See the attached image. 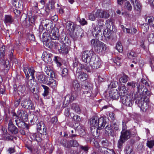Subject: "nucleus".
Returning <instances> with one entry per match:
<instances>
[{
    "label": "nucleus",
    "mask_w": 154,
    "mask_h": 154,
    "mask_svg": "<svg viewBox=\"0 0 154 154\" xmlns=\"http://www.w3.org/2000/svg\"><path fill=\"white\" fill-rule=\"evenodd\" d=\"M81 57L84 62L90 63V65L93 69H97L100 67L101 64V60L93 50L83 51L81 54Z\"/></svg>",
    "instance_id": "f257e3e1"
},
{
    "label": "nucleus",
    "mask_w": 154,
    "mask_h": 154,
    "mask_svg": "<svg viewBox=\"0 0 154 154\" xmlns=\"http://www.w3.org/2000/svg\"><path fill=\"white\" fill-rule=\"evenodd\" d=\"M144 90L145 91L143 90L142 94L139 95L135 94L134 97H132L134 99L136 100L135 103L143 112H146L149 107V100L148 96L150 94L146 88H145Z\"/></svg>",
    "instance_id": "f03ea898"
},
{
    "label": "nucleus",
    "mask_w": 154,
    "mask_h": 154,
    "mask_svg": "<svg viewBox=\"0 0 154 154\" xmlns=\"http://www.w3.org/2000/svg\"><path fill=\"white\" fill-rule=\"evenodd\" d=\"M106 118L101 117L99 118L96 117H94L90 120V124L91 126V130L92 132L95 131H92L93 129L96 128V131L98 134V130H100L103 128L106 124Z\"/></svg>",
    "instance_id": "7ed1b4c3"
},
{
    "label": "nucleus",
    "mask_w": 154,
    "mask_h": 154,
    "mask_svg": "<svg viewBox=\"0 0 154 154\" xmlns=\"http://www.w3.org/2000/svg\"><path fill=\"white\" fill-rule=\"evenodd\" d=\"M92 89V85L88 82H85L82 86V91L83 92L82 97L84 98L91 97Z\"/></svg>",
    "instance_id": "20e7f679"
},
{
    "label": "nucleus",
    "mask_w": 154,
    "mask_h": 154,
    "mask_svg": "<svg viewBox=\"0 0 154 154\" xmlns=\"http://www.w3.org/2000/svg\"><path fill=\"white\" fill-rule=\"evenodd\" d=\"M21 105L23 108L29 110H34L35 108L34 103L28 97L22 98L21 101Z\"/></svg>",
    "instance_id": "39448f33"
},
{
    "label": "nucleus",
    "mask_w": 154,
    "mask_h": 154,
    "mask_svg": "<svg viewBox=\"0 0 154 154\" xmlns=\"http://www.w3.org/2000/svg\"><path fill=\"white\" fill-rule=\"evenodd\" d=\"M131 136V133L129 130L122 131L120 139L118 141L119 146H121L123 143L130 138Z\"/></svg>",
    "instance_id": "423d86ee"
},
{
    "label": "nucleus",
    "mask_w": 154,
    "mask_h": 154,
    "mask_svg": "<svg viewBox=\"0 0 154 154\" xmlns=\"http://www.w3.org/2000/svg\"><path fill=\"white\" fill-rule=\"evenodd\" d=\"M5 47L3 46L0 48V61L5 67L8 68L9 65V62L8 60L5 57Z\"/></svg>",
    "instance_id": "0eeeda50"
},
{
    "label": "nucleus",
    "mask_w": 154,
    "mask_h": 154,
    "mask_svg": "<svg viewBox=\"0 0 154 154\" xmlns=\"http://www.w3.org/2000/svg\"><path fill=\"white\" fill-rule=\"evenodd\" d=\"M23 71L27 79H29L30 77L32 79H34L35 78V70L33 67L26 66L23 67Z\"/></svg>",
    "instance_id": "6e6552de"
},
{
    "label": "nucleus",
    "mask_w": 154,
    "mask_h": 154,
    "mask_svg": "<svg viewBox=\"0 0 154 154\" xmlns=\"http://www.w3.org/2000/svg\"><path fill=\"white\" fill-rule=\"evenodd\" d=\"M127 87L128 88H131L134 89L137 86L138 92H139L142 91V89L144 87L143 85L140 84L138 82L134 81H131L128 82L127 84Z\"/></svg>",
    "instance_id": "1a4fd4ad"
},
{
    "label": "nucleus",
    "mask_w": 154,
    "mask_h": 154,
    "mask_svg": "<svg viewBox=\"0 0 154 154\" xmlns=\"http://www.w3.org/2000/svg\"><path fill=\"white\" fill-rule=\"evenodd\" d=\"M122 103L125 105L128 106H131L133 103V101L132 100L130 95L122 97L121 98Z\"/></svg>",
    "instance_id": "9d476101"
},
{
    "label": "nucleus",
    "mask_w": 154,
    "mask_h": 154,
    "mask_svg": "<svg viewBox=\"0 0 154 154\" xmlns=\"http://www.w3.org/2000/svg\"><path fill=\"white\" fill-rule=\"evenodd\" d=\"M58 51L60 54H67L68 53L69 50L67 46L65 43H58L57 44Z\"/></svg>",
    "instance_id": "9b49d317"
},
{
    "label": "nucleus",
    "mask_w": 154,
    "mask_h": 154,
    "mask_svg": "<svg viewBox=\"0 0 154 154\" xmlns=\"http://www.w3.org/2000/svg\"><path fill=\"white\" fill-rule=\"evenodd\" d=\"M72 93H74L75 95L78 96L80 94V89L79 85L76 80H74L72 82Z\"/></svg>",
    "instance_id": "f8f14e48"
},
{
    "label": "nucleus",
    "mask_w": 154,
    "mask_h": 154,
    "mask_svg": "<svg viewBox=\"0 0 154 154\" xmlns=\"http://www.w3.org/2000/svg\"><path fill=\"white\" fill-rule=\"evenodd\" d=\"M130 1L133 5L134 11L137 13H140L141 11L142 6L139 2L137 0H131Z\"/></svg>",
    "instance_id": "ddd939ff"
},
{
    "label": "nucleus",
    "mask_w": 154,
    "mask_h": 154,
    "mask_svg": "<svg viewBox=\"0 0 154 154\" xmlns=\"http://www.w3.org/2000/svg\"><path fill=\"white\" fill-rule=\"evenodd\" d=\"M8 128V131L12 134H17L18 133V128L14 125L11 120L9 121Z\"/></svg>",
    "instance_id": "4468645a"
},
{
    "label": "nucleus",
    "mask_w": 154,
    "mask_h": 154,
    "mask_svg": "<svg viewBox=\"0 0 154 154\" xmlns=\"http://www.w3.org/2000/svg\"><path fill=\"white\" fill-rule=\"evenodd\" d=\"M2 139L7 141H11L13 140L12 137L7 131V129L4 128H2Z\"/></svg>",
    "instance_id": "2eb2a0df"
},
{
    "label": "nucleus",
    "mask_w": 154,
    "mask_h": 154,
    "mask_svg": "<svg viewBox=\"0 0 154 154\" xmlns=\"http://www.w3.org/2000/svg\"><path fill=\"white\" fill-rule=\"evenodd\" d=\"M109 16V14L105 11L97 10L96 12V17L98 18H107Z\"/></svg>",
    "instance_id": "dca6fc26"
},
{
    "label": "nucleus",
    "mask_w": 154,
    "mask_h": 154,
    "mask_svg": "<svg viewBox=\"0 0 154 154\" xmlns=\"http://www.w3.org/2000/svg\"><path fill=\"white\" fill-rule=\"evenodd\" d=\"M52 56V54H49L46 51H45L43 53L42 57L45 62L48 63L51 61V57Z\"/></svg>",
    "instance_id": "f3484780"
},
{
    "label": "nucleus",
    "mask_w": 154,
    "mask_h": 154,
    "mask_svg": "<svg viewBox=\"0 0 154 154\" xmlns=\"http://www.w3.org/2000/svg\"><path fill=\"white\" fill-rule=\"evenodd\" d=\"M15 119V124L19 128H24L27 126V124L24 122V121L21 120L18 118H16Z\"/></svg>",
    "instance_id": "a211bd4d"
},
{
    "label": "nucleus",
    "mask_w": 154,
    "mask_h": 154,
    "mask_svg": "<svg viewBox=\"0 0 154 154\" xmlns=\"http://www.w3.org/2000/svg\"><path fill=\"white\" fill-rule=\"evenodd\" d=\"M17 113L19 118L22 120L25 121H27L28 118V115L27 112L25 110L20 109H18L17 111Z\"/></svg>",
    "instance_id": "6ab92c4d"
},
{
    "label": "nucleus",
    "mask_w": 154,
    "mask_h": 154,
    "mask_svg": "<svg viewBox=\"0 0 154 154\" xmlns=\"http://www.w3.org/2000/svg\"><path fill=\"white\" fill-rule=\"evenodd\" d=\"M120 96V94L117 90H113L109 92V97L110 98L113 100H117L119 98Z\"/></svg>",
    "instance_id": "aec40b11"
},
{
    "label": "nucleus",
    "mask_w": 154,
    "mask_h": 154,
    "mask_svg": "<svg viewBox=\"0 0 154 154\" xmlns=\"http://www.w3.org/2000/svg\"><path fill=\"white\" fill-rule=\"evenodd\" d=\"M36 78L40 83H45L48 80L47 77L42 73H39L37 74Z\"/></svg>",
    "instance_id": "412c9836"
},
{
    "label": "nucleus",
    "mask_w": 154,
    "mask_h": 154,
    "mask_svg": "<svg viewBox=\"0 0 154 154\" xmlns=\"http://www.w3.org/2000/svg\"><path fill=\"white\" fill-rule=\"evenodd\" d=\"M98 39H92L91 41V45L94 48L95 51L97 50L101 42Z\"/></svg>",
    "instance_id": "4be33fe9"
},
{
    "label": "nucleus",
    "mask_w": 154,
    "mask_h": 154,
    "mask_svg": "<svg viewBox=\"0 0 154 154\" xmlns=\"http://www.w3.org/2000/svg\"><path fill=\"white\" fill-rule=\"evenodd\" d=\"M118 89L121 93V98H122V97L126 96V95H129L127 93L128 91L125 85L119 87Z\"/></svg>",
    "instance_id": "5701e85b"
},
{
    "label": "nucleus",
    "mask_w": 154,
    "mask_h": 154,
    "mask_svg": "<svg viewBox=\"0 0 154 154\" xmlns=\"http://www.w3.org/2000/svg\"><path fill=\"white\" fill-rule=\"evenodd\" d=\"M96 26H94L92 30V33L93 36H95L98 39L100 38V36L102 37V32L101 31H98L96 29Z\"/></svg>",
    "instance_id": "b1692460"
},
{
    "label": "nucleus",
    "mask_w": 154,
    "mask_h": 154,
    "mask_svg": "<svg viewBox=\"0 0 154 154\" xmlns=\"http://www.w3.org/2000/svg\"><path fill=\"white\" fill-rule=\"evenodd\" d=\"M77 97L74 93H72L71 95L68 94L67 95L65 98V101H66V104L69 103L70 102L73 101Z\"/></svg>",
    "instance_id": "393cba45"
},
{
    "label": "nucleus",
    "mask_w": 154,
    "mask_h": 154,
    "mask_svg": "<svg viewBox=\"0 0 154 154\" xmlns=\"http://www.w3.org/2000/svg\"><path fill=\"white\" fill-rule=\"evenodd\" d=\"M107 47L105 44L101 42L97 50L95 51L98 52H103L106 50Z\"/></svg>",
    "instance_id": "a878e982"
},
{
    "label": "nucleus",
    "mask_w": 154,
    "mask_h": 154,
    "mask_svg": "<svg viewBox=\"0 0 154 154\" xmlns=\"http://www.w3.org/2000/svg\"><path fill=\"white\" fill-rule=\"evenodd\" d=\"M112 30L108 29H105L103 32V35L107 39H109L111 37Z\"/></svg>",
    "instance_id": "bb28decb"
},
{
    "label": "nucleus",
    "mask_w": 154,
    "mask_h": 154,
    "mask_svg": "<svg viewBox=\"0 0 154 154\" xmlns=\"http://www.w3.org/2000/svg\"><path fill=\"white\" fill-rule=\"evenodd\" d=\"M49 36L51 39L56 40L59 39V35L57 33V32L54 29H52L51 34Z\"/></svg>",
    "instance_id": "cd10ccee"
},
{
    "label": "nucleus",
    "mask_w": 154,
    "mask_h": 154,
    "mask_svg": "<svg viewBox=\"0 0 154 154\" xmlns=\"http://www.w3.org/2000/svg\"><path fill=\"white\" fill-rule=\"evenodd\" d=\"M72 140H63L61 143L63 146L65 147L69 148L72 147Z\"/></svg>",
    "instance_id": "c85d7f7f"
},
{
    "label": "nucleus",
    "mask_w": 154,
    "mask_h": 154,
    "mask_svg": "<svg viewBox=\"0 0 154 154\" xmlns=\"http://www.w3.org/2000/svg\"><path fill=\"white\" fill-rule=\"evenodd\" d=\"M54 60L55 62L58 66L60 67L61 69L63 68L62 63V60L60 57L57 56H55Z\"/></svg>",
    "instance_id": "c756f323"
},
{
    "label": "nucleus",
    "mask_w": 154,
    "mask_h": 154,
    "mask_svg": "<svg viewBox=\"0 0 154 154\" xmlns=\"http://www.w3.org/2000/svg\"><path fill=\"white\" fill-rule=\"evenodd\" d=\"M13 17L10 15H5L4 22L5 23H11L14 21Z\"/></svg>",
    "instance_id": "7c9ffc66"
},
{
    "label": "nucleus",
    "mask_w": 154,
    "mask_h": 154,
    "mask_svg": "<svg viewBox=\"0 0 154 154\" xmlns=\"http://www.w3.org/2000/svg\"><path fill=\"white\" fill-rule=\"evenodd\" d=\"M78 79L82 81H84L87 79L88 76V75L85 73L84 72L81 73V74H79L77 76Z\"/></svg>",
    "instance_id": "2f4dec72"
},
{
    "label": "nucleus",
    "mask_w": 154,
    "mask_h": 154,
    "mask_svg": "<svg viewBox=\"0 0 154 154\" xmlns=\"http://www.w3.org/2000/svg\"><path fill=\"white\" fill-rule=\"evenodd\" d=\"M41 86L44 89L43 93L42 94V95L44 97L47 96L49 94L50 89L46 85H41Z\"/></svg>",
    "instance_id": "473e14b6"
},
{
    "label": "nucleus",
    "mask_w": 154,
    "mask_h": 154,
    "mask_svg": "<svg viewBox=\"0 0 154 154\" xmlns=\"http://www.w3.org/2000/svg\"><path fill=\"white\" fill-rule=\"evenodd\" d=\"M44 71L48 75L50 76L51 77H53V71L49 66H47L45 67Z\"/></svg>",
    "instance_id": "72a5a7b5"
},
{
    "label": "nucleus",
    "mask_w": 154,
    "mask_h": 154,
    "mask_svg": "<svg viewBox=\"0 0 154 154\" xmlns=\"http://www.w3.org/2000/svg\"><path fill=\"white\" fill-rule=\"evenodd\" d=\"M106 24L107 28V29L113 30V29L114 26L112 19H109L107 20L106 22Z\"/></svg>",
    "instance_id": "f704fd0d"
},
{
    "label": "nucleus",
    "mask_w": 154,
    "mask_h": 154,
    "mask_svg": "<svg viewBox=\"0 0 154 154\" xmlns=\"http://www.w3.org/2000/svg\"><path fill=\"white\" fill-rule=\"evenodd\" d=\"M71 108L77 113L80 112V109L79 106L75 103H73L71 105Z\"/></svg>",
    "instance_id": "c9c22d12"
},
{
    "label": "nucleus",
    "mask_w": 154,
    "mask_h": 154,
    "mask_svg": "<svg viewBox=\"0 0 154 154\" xmlns=\"http://www.w3.org/2000/svg\"><path fill=\"white\" fill-rule=\"evenodd\" d=\"M148 20V23L152 26H154V17H148L146 19Z\"/></svg>",
    "instance_id": "e433bc0d"
},
{
    "label": "nucleus",
    "mask_w": 154,
    "mask_h": 154,
    "mask_svg": "<svg viewBox=\"0 0 154 154\" xmlns=\"http://www.w3.org/2000/svg\"><path fill=\"white\" fill-rule=\"evenodd\" d=\"M125 151L127 154H132L133 152V149L132 145H127L125 148Z\"/></svg>",
    "instance_id": "4c0bfd02"
},
{
    "label": "nucleus",
    "mask_w": 154,
    "mask_h": 154,
    "mask_svg": "<svg viewBox=\"0 0 154 154\" xmlns=\"http://www.w3.org/2000/svg\"><path fill=\"white\" fill-rule=\"evenodd\" d=\"M136 54L133 50H131L127 54L128 58L130 59H134L136 57Z\"/></svg>",
    "instance_id": "58836bf2"
},
{
    "label": "nucleus",
    "mask_w": 154,
    "mask_h": 154,
    "mask_svg": "<svg viewBox=\"0 0 154 154\" xmlns=\"http://www.w3.org/2000/svg\"><path fill=\"white\" fill-rule=\"evenodd\" d=\"M128 76L124 74L119 79V81L121 83H125L128 81Z\"/></svg>",
    "instance_id": "ea45409f"
},
{
    "label": "nucleus",
    "mask_w": 154,
    "mask_h": 154,
    "mask_svg": "<svg viewBox=\"0 0 154 154\" xmlns=\"http://www.w3.org/2000/svg\"><path fill=\"white\" fill-rule=\"evenodd\" d=\"M116 48L119 52H121L123 51V47L120 41H118L116 43Z\"/></svg>",
    "instance_id": "a19ab883"
},
{
    "label": "nucleus",
    "mask_w": 154,
    "mask_h": 154,
    "mask_svg": "<svg viewBox=\"0 0 154 154\" xmlns=\"http://www.w3.org/2000/svg\"><path fill=\"white\" fill-rule=\"evenodd\" d=\"M50 22L51 21L48 20L46 19L45 20H43L42 22V24H44V26L46 27V29L48 30L49 29L47 28V26H51V23Z\"/></svg>",
    "instance_id": "79ce46f5"
},
{
    "label": "nucleus",
    "mask_w": 154,
    "mask_h": 154,
    "mask_svg": "<svg viewBox=\"0 0 154 154\" xmlns=\"http://www.w3.org/2000/svg\"><path fill=\"white\" fill-rule=\"evenodd\" d=\"M31 78V79H27V81H26V86L27 87H28L29 88H31L33 85V83L32 82H34V81Z\"/></svg>",
    "instance_id": "37998d69"
},
{
    "label": "nucleus",
    "mask_w": 154,
    "mask_h": 154,
    "mask_svg": "<svg viewBox=\"0 0 154 154\" xmlns=\"http://www.w3.org/2000/svg\"><path fill=\"white\" fill-rule=\"evenodd\" d=\"M54 7V2H50L46 9L45 11L47 12H48L49 10L53 8Z\"/></svg>",
    "instance_id": "c03bdc74"
},
{
    "label": "nucleus",
    "mask_w": 154,
    "mask_h": 154,
    "mask_svg": "<svg viewBox=\"0 0 154 154\" xmlns=\"http://www.w3.org/2000/svg\"><path fill=\"white\" fill-rule=\"evenodd\" d=\"M50 34H48L47 32H44L42 36V39L43 41L44 42H46L49 39Z\"/></svg>",
    "instance_id": "a18cd8bd"
},
{
    "label": "nucleus",
    "mask_w": 154,
    "mask_h": 154,
    "mask_svg": "<svg viewBox=\"0 0 154 154\" xmlns=\"http://www.w3.org/2000/svg\"><path fill=\"white\" fill-rule=\"evenodd\" d=\"M125 7L129 11H131L132 9V7L129 2L125 1Z\"/></svg>",
    "instance_id": "49530a36"
},
{
    "label": "nucleus",
    "mask_w": 154,
    "mask_h": 154,
    "mask_svg": "<svg viewBox=\"0 0 154 154\" xmlns=\"http://www.w3.org/2000/svg\"><path fill=\"white\" fill-rule=\"evenodd\" d=\"M82 64H79V66L77 68V70L76 71V73L75 74L76 76H77L79 74H80L82 72V70H83L82 67Z\"/></svg>",
    "instance_id": "de8ad7c7"
},
{
    "label": "nucleus",
    "mask_w": 154,
    "mask_h": 154,
    "mask_svg": "<svg viewBox=\"0 0 154 154\" xmlns=\"http://www.w3.org/2000/svg\"><path fill=\"white\" fill-rule=\"evenodd\" d=\"M14 52V49H12L9 51L8 54V58L11 60H12L14 59L13 53Z\"/></svg>",
    "instance_id": "09e8293b"
},
{
    "label": "nucleus",
    "mask_w": 154,
    "mask_h": 154,
    "mask_svg": "<svg viewBox=\"0 0 154 154\" xmlns=\"http://www.w3.org/2000/svg\"><path fill=\"white\" fill-rule=\"evenodd\" d=\"M42 136V133L40 132L39 134H37L35 138V140L38 142H41Z\"/></svg>",
    "instance_id": "8fccbe9b"
},
{
    "label": "nucleus",
    "mask_w": 154,
    "mask_h": 154,
    "mask_svg": "<svg viewBox=\"0 0 154 154\" xmlns=\"http://www.w3.org/2000/svg\"><path fill=\"white\" fill-rule=\"evenodd\" d=\"M105 26L104 23H98L97 26H96V29L98 31H101L104 29Z\"/></svg>",
    "instance_id": "3c124183"
},
{
    "label": "nucleus",
    "mask_w": 154,
    "mask_h": 154,
    "mask_svg": "<svg viewBox=\"0 0 154 154\" xmlns=\"http://www.w3.org/2000/svg\"><path fill=\"white\" fill-rule=\"evenodd\" d=\"M148 40L150 43H152L154 42V35L153 34H150L148 35Z\"/></svg>",
    "instance_id": "603ef678"
},
{
    "label": "nucleus",
    "mask_w": 154,
    "mask_h": 154,
    "mask_svg": "<svg viewBox=\"0 0 154 154\" xmlns=\"http://www.w3.org/2000/svg\"><path fill=\"white\" fill-rule=\"evenodd\" d=\"M88 18L90 20H94L96 18H97L96 17V12L95 13L94 12L90 13L89 14Z\"/></svg>",
    "instance_id": "864d4df0"
},
{
    "label": "nucleus",
    "mask_w": 154,
    "mask_h": 154,
    "mask_svg": "<svg viewBox=\"0 0 154 154\" xmlns=\"http://www.w3.org/2000/svg\"><path fill=\"white\" fill-rule=\"evenodd\" d=\"M79 148L80 150L84 151L85 152H88L89 149L87 146H83L81 145L79 146Z\"/></svg>",
    "instance_id": "5fc2aeb1"
},
{
    "label": "nucleus",
    "mask_w": 154,
    "mask_h": 154,
    "mask_svg": "<svg viewBox=\"0 0 154 154\" xmlns=\"http://www.w3.org/2000/svg\"><path fill=\"white\" fill-rule=\"evenodd\" d=\"M146 145L148 147L150 148H152L154 146V141L151 140L148 141L146 143Z\"/></svg>",
    "instance_id": "6e6d98bb"
},
{
    "label": "nucleus",
    "mask_w": 154,
    "mask_h": 154,
    "mask_svg": "<svg viewBox=\"0 0 154 154\" xmlns=\"http://www.w3.org/2000/svg\"><path fill=\"white\" fill-rule=\"evenodd\" d=\"M105 131L108 134L109 133L111 134V133L112 131L111 125H107L105 128Z\"/></svg>",
    "instance_id": "4d7b16f0"
},
{
    "label": "nucleus",
    "mask_w": 154,
    "mask_h": 154,
    "mask_svg": "<svg viewBox=\"0 0 154 154\" xmlns=\"http://www.w3.org/2000/svg\"><path fill=\"white\" fill-rule=\"evenodd\" d=\"M25 90V87L23 85H19L18 88V91L22 93L24 92Z\"/></svg>",
    "instance_id": "13d9d810"
},
{
    "label": "nucleus",
    "mask_w": 154,
    "mask_h": 154,
    "mask_svg": "<svg viewBox=\"0 0 154 154\" xmlns=\"http://www.w3.org/2000/svg\"><path fill=\"white\" fill-rule=\"evenodd\" d=\"M68 74V69L66 68H64L63 69L61 75L62 77H66L67 75Z\"/></svg>",
    "instance_id": "bf43d9fd"
},
{
    "label": "nucleus",
    "mask_w": 154,
    "mask_h": 154,
    "mask_svg": "<svg viewBox=\"0 0 154 154\" xmlns=\"http://www.w3.org/2000/svg\"><path fill=\"white\" fill-rule=\"evenodd\" d=\"M78 20L79 21L80 23L82 25H84L87 24V22L84 18H82L81 19L80 18H79L78 19Z\"/></svg>",
    "instance_id": "052dcab7"
},
{
    "label": "nucleus",
    "mask_w": 154,
    "mask_h": 154,
    "mask_svg": "<svg viewBox=\"0 0 154 154\" xmlns=\"http://www.w3.org/2000/svg\"><path fill=\"white\" fill-rule=\"evenodd\" d=\"M101 144L103 146H107L109 145V143L107 140L105 138L102 139L101 140Z\"/></svg>",
    "instance_id": "680f3d73"
},
{
    "label": "nucleus",
    "mask_w": 154,
    "mask_h": 154,
    "mask_svg": "<svg viewBox=\"0 0 154 154\" xmlns=\"http://www.w3.org/2000/svg\"><path fill=\"white\" fill-rule=\"evenodd\" d=\"M127 122L128 121L125 119L123 120L122 125V131L126 130L127 128L126 124Z\"/></svg>",
    "instance_id": "e2e57ef3"
},
{
    "label": "nucleus",
    "mask_w": 154,
    "mask_h": 154,
    "mask_svg": "<svg viewBox=\"0 0 154 154\" xmlns=\"http://www.w3.org/2000/svg\"><path fill=\"white\" fill-rule=\"evenodd\" d=\"M22 98H20L19 99L16 100L14 102V106L15 107H17L19 105L20 103L21 102Z\"/></svg>",
    "instance_id": "0e129e2a"
},
{
    "label": "nucleus",
    "mask_w": 154,
    "mask_h": 154,
    "mask_svg": "<svg viewBox=\"0 0 154 154\" xmlns=\"http://www.w3.org/2000/svg\"><path fill=\"white\" fill-rule=\"evenodd\" d=\"M82 67L83 69L86 70L88 72H91V70L89 66L86 65H84L82 64Z\"/></svg>",
    "instance_id": "69168bd1"
},
{
    "label": "nucleus",
    "mask_w": 154,
    "mask_h": 154,
    "mask_svg": "<svg viewBox=\"0 0 154 154\" xmlns=\"http://www.w3.org/2000/svg\"><path fill=\"white\" fill-rule=\"evenodd\" d=\"M19 2L17 1L14 0L13 2V5L16 8H19L21 6V5H19Z\"/></svg>",
    "instance_id": "338daca9"
},
{
    "label": "nucleus",
    "mask_w": 154,
    "mask_h": 154,
    "mask_svg": "<svg viewBox=\"0 0 154 154\" xmlns=\"http://www.w3.org/2000/svg\"><path fill=\"white\" fill-rule=\"evenodd\" d=\"M106 148L105 147L100 146L99 147V148L97 149V150L101 153H104L106 150Z\"/></svg>",
    "instance_id": "774afa93"
}]
</instances>
